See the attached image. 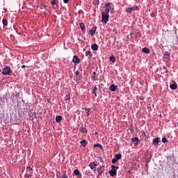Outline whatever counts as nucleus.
<instances>
[{
  "mask_svg": "<svg viewBox=\"0 0 178 178\" xmlns=\"http://www.w3.org/2000/svg\"><path fill=\"white\" fill-rule=\"evenodd\" d=\"M109 8H106L105 11L102 13V22L106 24L109 22Z\"/></svg>",
  "mask_w": 178,
  "mask_h": 178,
  "instance_id": "obj_1",
  "label": "nucleus"
},
{
  "mask_svg": "<svg viewBox=\"0 0 178 178\" xmlns=\"http://www.w3.org/2000/svg\"><path fill=\"white\" fill-rule=\"evenodd\" d=\"M10 73H12V70L10 69V67L6 65L3 69L2 72V74L5 75H10Z\"/></svg>",
  "mask_w": 178,
  "mask_h": 178,
  "instance_id": "obj_2",
  "label": "nucleus"
},
{
  "mask_svg": "<svg viewBox=\"0 0 178 178\" xmlns=\"http://www.w3.org/2000/svg\"><path fill=\"white\" fill-rule=\"evenodd\" d=\"M97 172L98 173V176H102V173L105 172V166L104 165H99L97 168Z\"/></svg>",
  "mask_w": 178,
  "mask_h": 178,
  "instance_id": "obj_3",
  "label": "nucleus"
},
{
  "mask_svg": "<svg viewBox=\"0 0 178 178\" xmlns=\"http://www.w3.org/2000/svg\"><path fill=\"white\" fill-rule=\"evenodd\" d=\"M97 166H98V165L97 163H95V161L90 162L89 163V167L90 168L91 170H93V172H97Z\"/></svg>",
  "mask_w": 178,
  "mask_h": 178,
  "instance_id": "obj_4",
  "label": "nucleus"
},
{
  "mask_svg": "<svg viewBox=\"0 0 178 178\" xmlns=\"http://www.w3.org/2000/svg\"><path fill=\"white\" fill-rule=\"evenodd\" d=\"M163 59L164 62H168L169 59H170V54L168 51H165L163 55Z\"/></svg>",
  "mask_w": 178,
  "mask_h": 178,
  "instance_id": "obj_5",
  "label": "nucleus"
},
{
  "mask_svg": "<svg viewBox=\"0 0 178 178\" xmlns=\"http://www.w3.org/2000/svg\"><path fill=\"white\" fill-rule=\"evenodd\" d=\"M134 10H138V6H134L131 8H128L126 9L127 13H131Z\"/></svg>",
  "mask_w": 178,
  "mask_h": 178,
  "instance_id": "obj_6",
  "label": "nucleus"
},
{
  "mask_svg": "<svg viewBox=\"0 0 178 178\" xmlns=\"http://www.w3.org/2000/svg\"><path fill=\"white\" fill-rule=\"evenodd\" d=\"M96 31H97V26H93L89 31V34L90 35H92V36L95 35Z\"/></svg>",
  "mask_w": 178,
  "mask_h": 178,
  "instance_id": "obj_7",
  "label": "nucleus"
},
{
  "mask_svg": "<svg viewBox=\"0 0 178 178\" xmlns=\"http://www.w3.org/2000/svg\"><path fill=\"white\" fill-rule=\"evenodd\" d=\"M131 140L132 143H134L135 147L138 145V143H140V139H138V137H134L131 139Z\"/></svg>",
  "mask_w": 178,
  "mask_h": 178,
  "instance_id": "obj_8",
  "label": "nucleus"
},
{
  "mask_svg": "<svg viewBox=\"0 0 178 178\" xmlns=\"http://www.w3.org/2000/svg\"><path fill=\"white\" fill-rule=\"evenodd\" d=\"M108 173H109L110 176L113 177L116 176V175H118V170H110L108 171Z\"/></svg>",
  "mask_w": 178,
  "mask_h": 178,
  "instance_id": "obj_9",
  "label": "nucleus"
},
{
  "mask_svg": "<svg viewBox=\"0 0 178 178\" xmlns=\"http://www.w3.org/2000/svg\"><path fill=\"white\" fill-rule=\"evenodd\" d=\"M72 62H73L74 63H80L81 60H80V58H79V56H73V58H72Z\"/></svg>",
  "mask_w": 178,
  "mask_h": 178,
  "instance_id": "obj_10",
  "label": "nucleus"
},
{
  "mask_svg": "<svg viewBox=\"0 0 178 178\" xmlns=\"http://www.w3.org/2000/svg\"><path fill=\"white\" fill-rule=\"evenodd\" d=\"M159 143H161V138H155L154 139H153V142H152L153 145H158Z\"/></svg>",
  "mask_w": 178,
  "mask_h": 178,
  "instance_id": "obj_11",
  "label": "nucleus"
},
{
  "mask_svg": "<svg viewBox=\"0 0 178 178\" xmlns=\"http://www.w3.org/2000/svg\"><path fill=\"white\" fill-rule=\"evenodd\" d=\"M99 48V47L97 44H93L91 45V49H92V51H98Z\"/></svg>",
  "mask_w": 178,
  "mask_h": 178,
  "instance_id": "obj_12",
  "label": "nucleus"
},
{
  "mask_svg": "<svg viewBox=\"0 0 178 178\" xmlns=\"http://www.w3.org/2000/svg\"><path fill=\"white\" fill-rule=\"evenodd\" d=\"M116 88H118V86H115V84H112L109 87L110 91H116Z\"/></svg>",
  "mask_w": 178,
  "mask_h": 178,
  "instance_id": "obj_13",
  "label": "nucleus"
},
{
  "mask_svg": "<svg viewBox=\"0 0 178 178\" xmlns=\"http://www.w3.org/2000/svg\"><path fill=\"white\" fill-rule=\"evenodd\" d=\"M31 176H33V172L26 171L25 174V178H31Z\"/></svg>",
  "mask_w": 178,
  "mask_h": 178,
  "instance_id": "obj_14",
  "label": "nucleus"
},
{
  "mask_svg": "<svg viewBox=\"0 0 178 178\" xmlns=\"http://www.w3.org/2000/svg\"><path fill=\"white\" fill-rule=\"evenodd\" d=\"M63 119V118L62 117V115H58L56 117V122L57 123H60V122H62Z\"/></svg>",
  "mask_w": 178,
  "mask_h": 178,
  "instance_id": "obj_15",
  "label": "nucleus"
},
{
  "mask_svg": "<svg viewBox=\"0 0 178 178\" xmlns=\"http://www.w3.org/2000/svg\"><path fill=\"white\" fill-rule=\"evenodd\" d=\"M79 131L80 133H87V128L81 126L80 127Z\"/></svg>",
  "mask_w": 178,
  "mask_h": 178,
  "instance_id": "obj_16",
  "label": "nucleus"
},
{
  "mask_svg": "<svg viewBox=\"0 0 178 178\" xmlns=\"http://www.w3.org/2000/svg\"><path fill=\"white\" fill-rule=\"evenodd\" d=\"M85 55L87 58H91V56H92V53H91V51L88 50L86 51Z\"/></svg>",
  "mask_w": 178,
  "mask_h": 178,
  "instance_id": "obj_17",
  "label": "nucleus"
},
{
  "mask_svg": "<svg viewBox=\"0 0 178 178\" xmlns=\"http://www.w3.org/2000/svg\"><path fill=\"white\" fill-rule=\"evenodd\" d=\"M97 92H98V87L95 86L92 91V94H94L95 97H97Z\"/></svg>",
  "mask_w": 178,
  "mask_h": 178,
  "instance_id": "obj_18",
  "label": "nucleus"
},
{
  "mask_svg": "<svg viewBox=\"0 0 178 178\" xmlns=\"http://www.w3.org/2000/svg\"><path fill=\"white\" fill-rule=\"evenodd\" d=\"M109 60H110V62H112V63H115L116 62V57L112 55L110 56Z\"/></svg>",
  "mask_w": 178,
  "mask_h": 178,
  "instance_id": "obj_19",
  "label": "nucleus"
},
{
  "mask_svg": "<svg viewBox=\"0 0 178 178\" xmlns=\"http://www.w3.org/2000/svg\"><path fill=\"white\" fill-rule=\"evenodd\" d=\"M80 29L81 31H84V30H86V25L84 24V23L82 22L80 24Z\"/></svg>",
  "mask_w": 178,
  "mask_h": 178,
  "instance_id": "obj_20",
  "label": "nucleus"
},
{
  "mask_svg": "<svg viewBox=\"0 0 178 178\" xmlns=\"http://www.w3.org/2000/svg\"><path fill=\"white\" fill-rule=\"evenodd\" d=\"M142 51L144 52V54H149L150 51L149 49L145 47L142 49Z\"/></svg>",
  "mask_w": 178,
  "mask_h": 178,
  "instance_id": "obj_21",
  "label": "nucleus"
},
{
  "mask_svg": "<svg viewBox=\"0 0 178 178\" xmlns=\"http://www.w3.org/2000/svg\"><path fill=\"white\" fill-rule=\"evenodd\" d=\"M170 88H171V90H176V88H177V85L176 83H172L170 86Z\"/></svg>",
  "mask_w": 178,
  "mask_h": 178,
  "instance_id": "obj_22",
  "label": "nucleus"
},
{
  "mask_svg": "<svg viewBox=\"0 0 178 178\" xmlns=\"http://www.w3.org/2000/svg\"><path fill=\"white\" fill-rule=\"evenodd\" d=\"M87 144H88V142L86 140H83L81 141V145L82 147H86Z\"/></svg>",
  "mask_w": 178,
  "mask_h": 178,
  "instance_id": "obj_23",
  "label": "nucleus"
},
{
  "mask_svg": "<svg viewBox=\"0 0 178 178\" xmlns=\"http://www.w3.org/2000/svg\"><path fill=\"white\" fill-rule=\"evenodd\" d=\"M115 158L117 161H120V159H122V155L120 154H115Z\"/></svg>",
  "mask_w": 178,
  "mask_h": 178,
  "instance_id": "obj_24",
  "label": "nucleus"
},
{
  "mask_svg": "<svg viewBox=\"0 0 178 178\" xmlns=\"http://www.w3.org/2000/svg\"><path fill=\"white\" fill-rule=\"evenodd\" d=\"M58 3H59V1L58 0H52L51 1V5H57L58 6Z\"/></svg>",
  "mask_w": 178,
  "mask_h": 178,
  "instance_id": "obj_25",
  "label": "nucleus"
},
{
  "mask_svg": "<svg viewBox=\"0 0 178 178\" xmlns=\"http://www.w3.org/2000/svg\"><path fill=\"white\" fill-rule=\"evenodd\" d=\"M96 75H97V70L93 72V77H92V79H93V80H95V81L98 80V79H97Z\"/></svg>",
  "mask_w": 178,
  "mask_h": 178,
  "instance_id": "obj_26",
  "label": "nucleus"
},
{
  "mask_svg": "<svg viewBox=\"0 0 178 178\" xmlns=\"http://www.w3.org/2000/svg\"><path fill=\"white\" fill-rule=\"evenodd\" d=\"M94 147L96 148L97 147H99L100 148V149H103V147H102V145L101 144H99V143H96L94 145Z\"/></svg>",
  "mask_w": 178,
  "mask_h": 178,
  "instance_id": "obj_27",
  "label": "nucleus"
},
{
  "mask_svg": "<svg viewBox=\"0 0 178 178\" xmlns=\"http://www.w3.org/2000/svg\"><path fill=\"white\" fill-rule=\"evenodd\" d=\"M73 173L74 175H75V176H79V175H80V171L78 169H76L74 170Z\"/></svg>",
  "mask_w": 178,
  "mask_h": 178,
  "instance_id": "obj_28",
  "label": "nucleus"
},
{
  "mask_svg": "<svg viewBox=\"0 0 178 178\" xmlns=\"http://www.w3.org/2000/svg\"><path fill=\"white\" fill-rule=\"evenodd\" d=\"M90 108H85V112H86V113L87 114V115H86L87 116H89V115H90Z\"/></svg>",
  "mask_w": 178,
  "mask_h": 178,
  "instance_id": "obj_29",
  "label": "nucleus"
},
{
  "mask_svg": "<svg viewBox=\"0 0 178 178\" xmlns=\"http://www.w3.org/2000/svg\"><path fill=\"white\" fill-rule=\"evenodd\" d=\"M65 101H70V94H67L65 97Z\"/></svg>",
  "mask_w": 178,
  "mask_h": 178,
  "instance_id": "obj_30",
  "label": "nucleus"
},
{
  "mask_svg": "<svg viewBox=\"0 0 178 178\" xmlns=\"http://www.w3.org/2000/svg\"><path fill=\"white\" fill-rule=\"evenodd\" d=\"M3 26H8V19H3Z\"/></svg>",
  "mask_w": 178,
  "mask_h": 178,
  "instance_id": "obj_31",
  "label": "nucleus"
},
{
  "mask_svg": "<svg viewBox=\"0 0 178 178\" xmlns=\"http://www.w3.org/2000/svg\"><path fill=\"white\" fill-rule=\"evenodd\" d=\"M26 172H33V168H31V166H28L26 168Z\"/></svg>",
  "mask_w": 178,
  "mask_h": 178,
  "instance_id": "obj_32",
  "label": "nucleus"
},
{
  "mask_svg": "<svg viewBox=\"0 0 178 178\" xmlns=\"http://www.w3.org/2000/svg\"><path fill=\"white\" fill-rule=\"evenodd\" d=\"M116 169H119V167H116L114 165H111V170H116Z\"/></svg>",
  "mask_w": 178,
  "mask_h": 178,
  "instance_id": "obj_33",
  "label": "nucleus"
},
{
  "mask_svg": "<svg viewBox=\"0 0 178 178\" xmlns=\"http://www.w3.org/2000/svg\"><path fill=\"white\" fill-rule=\"evenodd\" d=\"M162 143H163L164 144H165V143H168V139H167L166 138H162Z\"/></svg>",
  "mask_w": 178,
  "mask_h": 178,
  "instance_id": "obj_34",
  "label": "nucleus"
},
{
  "mask_svg": "<svg viewBox=\"0 0 178 178\" xmlns=\"http://www.w3.org/2000/svg\"><path fill=\"white\" fill-rule=\"evenodd\" d=\"M118 160H117V159H115V157L114 159H113L111 160V162H112V163H116V162H118Z\"/></svg>",
  "mask_w": 178,
  "mask_h": 178,
  "instance_id": "obj_35",
  "label": "nucleus"
},
{
  "mask_svg": "<svg viewBox=\"0 0 178 178\" xmlns=\"http://www.w3.org/2000/svg\"><path fill=\"white\" fill-rule=\"evenodd\" d=\"M111 6V3L108 2L105 3V8H109Z\"/></svg>",
  "mask_w": 178,
  "mask_h": 178,
  "instance_id": "obj_36",
  "label": "nucleus"
},
{
  "mask_svg": "<svg viewBox=\"0 0 178 178\" xmlns=\"http://www.w3.org/2000/svg\"><path fill=\"white\" fill-rule=\"evenodd\" d=\"M68 177H67V175H66V172H63V177H62V178H67Z\"/></svg>",
  "mask_w": 178,
  "mask_h": 178,
  "instance_id": "obj_37",
  "label": "nucleus"
},
{
  "mask_svg": "<svg viewBox=\"0 0 178 178\" xmlns=\"http://www.w3.org/2000/svg\"><path fill=\"white\" fill-rule=\"evenodd\" d=\"M150 16H151V17H155V16H156V15L155 14V13H152L150 14Z\"/></svg>",
  "mask_w": 178,
  "mask_h": 178,
  "instance_id": "obj_38",
  "label": "nucleus"
},
{
  "mask_svg": "<svg viewBox=\"0 0 178 178\" xmlns=\"http://www.w3.org/2000/svg\"><path fill=\"white\" fill-rule=\"evenodd\" d=\"M99 161H100L101 163H104V159H102V157L99 158Z\"/></svg>",
  "mask_w": 178,
  "mask_h": 178,
  "instance_id": "obj_39",
  "label": "nucleus"
},
{
  "mask_svg": "<svg viewBox=\"0 0 178 178\" xmlns=\"http://www.w3.org/2000/svg\"><path fill=\"white\" fill-rule=\"evenodd\" d=\"M64 3H67L69 2V0H63Z\"/></svg>",
  "mask_w": 178,
  "mask_h": 178,
  "instance_id": "obj_40",
  "label": "nucleus"
},
{
  "mask_svg": "<svg viewBox=\"0 0 178 178\" xmlns=\"http://www.w3.org/2000/svg\"><path fill=\"white\" fill-rule=\"evenodd\" d=\"M21 67H22V69H24L26 67V65H22Z\"/></svg>",
  "mask_w": 178,
  "mask_h": 178,
  "instance_id": "obj_41",
  "label": "nucleus"
},
{
  "mask_svg": "<svg viewBox=\"0 0 178 178\" xmlns=\"http://www.w3.org/2000/svg\"><path fill=\"white\" fill-rule=\"evenodd\" d=\"M80 74V72H79V71H76V74L77 75V74Z\"/></svg>",
  "mask_w": 178,
  "mask_h": 178,
  "instance_id": "obj_42",
  "label": "nucleus"
},
{
  "mask_svg": "<svg viewBox=\"0 0 178 178\" xmlns=\"http://www.w3.org/2000/svg\"><path fill=\"white\" fill-rule=\"evenodd\" d=\"M97 87H99V88H101V86L98 85Z\"/></svg>",
  "mask_w": 178,
  "mask_h": 178,
  "instance_id": "obj_43",
  "label": "nucleus"
},
{
  "mask_svg": "<svg viewBox=\"0 0 178 178\" xmlns=\"http://www.w3.org/2000/svg\"><path fill=\"white\" fill-rule=\"evenodd\" d=\"M97 3H99V1H97Z\"/></svg>",
  "mask_w": 178,
  "mask_h": 178,
  "instance_id": "obj_44",
  "label": "nucleus"
},
{
  "mask_svg": "<svg viewBox=\"0 0 178 178\" xmlns=\"http://www.w3.org/2000/svg\"><path fill=\"white\" fill-rule=\"evenodd\" d=\"M0 134H1V131H0Z\"/></svg>",
  "mask_w": 178,
  "mask_h": 178,
  "instance_id": "obj_45",
  "label": "nucleus"
}]
</instances>
